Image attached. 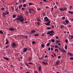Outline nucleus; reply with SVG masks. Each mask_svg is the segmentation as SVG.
Returning <instances> with one entry per match:
<instances>
[{
	"label": "nucleus",
	"instance_id": "obj_1",
	"mask_svg": "<svg viewBox=\"0 0 73 73\" xmlns=\"http://www.w3.org/2000/svg\"><path fill=\"white\" fill-rule=\"evenodd\" d=\"M16 20H17L18 21H19L21 23H23L24 22V19H16Z\"/></svg>",
	"mask_w": 73,
	"mask_h": 73
},
{
	"label": "nucleus",
	"instance_id": "obj_2",
	"mask_svg": "<svg viewBox=\"0 0 73 73\" xmlns=\"http://www.w3.org/2000/svg\"><path fill=\"white\" fill-rule=\"evenodd\" d=\"M60 62L59 60L57 61L56 62H55V66H56L57 65H58L60 64Z\"/></svg>",
	"mask_w": 73,
	"mask_h": 73
},
{
	"label": "nucleus",
	"instance_id": "obj_3",
	"mask_svg": "<svg viewBox=\"0 0 73 73\" xmlns=\"http://www.w3.org/2000/svg\"><path fill=\"white\" fill-rule=\"evenodd\" d=\"M15 28H9V31H15Z\"/></svg>",
	"mask_w": 73,
	"mask_h": 73
},
{
	"label": "nucleus",
	"instance_id": "obj_4",
	"mask_svg": "<svg viewBox=\"0 0 73 73\" xmlns=\"http://www.w3.org/2000/svg\"><path fill=\"white\" fill-rule=\"evenodd\" d=\"M16 44L15 42H13L12 44V47H15L16 46Z\"/></svg>",
	"mask_w": 73,
	"mask_h": 73
},
{
	"label": "nucleus",
	"instance_id": "obj_5",
	"mask_svg": "<svg viewBox=\"0 0 73 73\" xmlns=\"http://www.w3.org/2000/svg\"><path fill=\"white\" fill-rule=\"evenodd\" d=\"M28 50V48H24V52H26L27 51V50Z\"/></svg>",
	"mask_w": 73,
	"mask_h": 73
},
{
	"label": "nucleus",
	"instance_id": "obj_6",
	"mask_svg": "<svg viewBox=\"0 0 73 73\" xmlns=\"http://www.w3.org/2000/svg\"><path fill=\"white\" fill-rule=\"evenodd\" d=\"M3 59L7 61H8V60H10V58H6L5 57H3Z\"/></svg>",
	"mask_w": 73,
	"mask_h": 73
},
{
	"label": "nucleus",
	"instance_id": "obj_7",
	"mask_svg": "<svg viewBox=\"0 0 73 73\" xmlns=\"http://www.w3.org/2000/svg\"><path fill=\"white\" fill-rule=\"evenodd\" d=\"M42 64L45 65H46L48 64V63L44 62H42Z\"/></svg>",
	"mask_w": 73,
	"mask_h": 73
},
{
	"label": "nucleus",
	"instance_id": "obj_8",
	"mask_svg": "<svg viewBox=\"0 0 73 73\" xmlns=\"http://www.w3.org/2000/svg\"><path fill=\"white\" fill-rule=\"evenodd\" d=\"M28 61H29V62H30L31 61V57H29V58H28Z\"/></svg>",
	"mask_w": 73,
	"mask_h": 73
},
{
	"label": "nucleus",
	"instance_id": "obj_9",
	"mask_svg": "<svg viewBox=\"0 0 73 73\" xmlns=\"http://www.w3.org/2000/svg\"><path fill=\"white\" fill-rule=\"evenodd\" d=\"M69 21L67 20H65V23H67V25H68V23H69Z\"/></svg>",
	"mask_w": 73,
	"mask_h": 73
},
{
	"label": "nucleus",
	"instance_id": "obj_10",
	"mask_svg": "<svg viewBox=\"0 0 73 73\" xmlns=\"http://www.w3.org/2000/svg\"><path fill=\"white\" fill-rule=\"evenodd\" d=\"M18 19H23L22 15H21L19 16Z\"/></svg>",
	"mask_w": 73,
	"mask_h": 73
},
{
	"label": "nucleus",
	"instance_id": "obj_11",
	"mask_svg": "<svg viewBox=\"0 0 73 73\" xmlns=\"http://www.w3.org/2000/svg\"><path fill=\"white\" fill-rule=\"evenodd\" d=\"M38 71H39V72L41 71V67L40 66L38 67Z\"/></svg>",
	"mask_w": 73,
	"mask_h": 73
},
{
	"label": "nucleus",
	"instance_id": "obj_12",
	"mask_svg": "<svg viewBox=\"0 0 73 73\" xmlns=\"http://www.w3.org/2000/svg\"><path fill=\"white\" fill-rule=\"evenodd\" d=\"M48 33H54V31H48Z\"/></svg>",
	"mask_w": 73,
	"mask_h": 73
},
{
	"label": "nucleus",
	"instance_id": "obj_13",
	"mask_svg": "<svg viewBox=\"0 0 73 73\" xmlns=\"http://www.w3.org/2000/svg\"><path fill=\"white\" fill-rule=\"evenodd\" d=\"M59 9L60 11H62V12L64 11V9L62 8H59Z\"/></svg>",
	"mask_w": 73,
	"mask_h": 73
},
{
	"label": "nucleus",
	"instance_id": "obj_14",
	"mask_svg": "<svg viewBox=\"0 0 73 73\" xmlns=\"http://www.w3.org/2000/svg\"><path fill=\"white\" fill-rule=\"evenodd\" d=\"M64 25H60V29H63V28H64Z\"/></svg>",
	"mask_w": 73,
	"mask_h": 73
},
{
	"label": "nucleus",
	"instance_id": "obj_15",
	"mask_svg": "<svg viewBox=\"0 0 73 73\" xmlns=\"http://www.w3.org/2000/svg\"><path fill=\"white\" fill-rule=\"evenodd\" d=\"M5 12L7 14V15H8L9 14V11H5Z\"/></svg>",
	"mask_w": 73,
	"mask_h": 73
},
{
	"label": "nucleus",
	"instance_id": "obj_16",
	"mask_svg": "<svg viewBox=\"0 0 73 73\" xmlns=\"http://www.w3.org/2000/svg\"><path fill=\"white\" fill-rule=\"evenodd\" d=\"M18 9H19L18 8V7L17 6V8L15 9V11H16V12H18Z\"/></svg>",
	"mask_w": 73,
	"mask_h": 73
},
{
	"label": "nucleus",
	"instance_id": "obj_17",
	"mask_svg": "<svg viewBox=\"0 0 73 73\" xmlns=\"http://www.w3.org/2000/svg\"><path fill=\"white\" fill-rule=\"evenodd\" d=\"M36 31H35V30H32L31 31V33H34Z\"/></svg>",
	"mask_w": 73,
	"mask_h": 73
},
{
	"label": "nucleus",
	"instance_id": "obj_18",
	"mask_svg": "<svg viewBox=\"0 0 73 73\" xmlns=\"http://www.w3.org/2000/svg\"><path fill=\"white\" fill-rule=\"evenodd\" d=\"M73 55V54H72L71 53H70V52H67V55Z\"/></svg>",
	"mask_w": 73,
	"mask_h": 73
},
{
	"label": "nucleus",
	"instance_id": "obj_19",
	"mask_svg": "<svg viewBox=\"0 0 73 73\" xmlns=\"http://www.w3.org/2000/svg\"><path fill=\"white\" fill-rule=\"evenodd\" d=\"M12 17H13V18H15V17H16V15L14 14V15H13Z\"/></svg>",
	"mask_w": 73,
	"mask_h": 73
},
{
	"label": "nucleus",
	"instance_id": "obj_20",
	"mask_svg": "<svg viewBox=\"0 0 73 73\" xmlns=\"http://www.w3.org/2000/svg\"><path fill=\"white\" fill-rule=\"evenodd\" d=\"M6 42H5V44H7L9 43L8 41H7V39H6Z\"/></svg>",
	"mask_w": 73,
	"mask_h": 73
},
{
	"label": "nucleus",
	"instance_id": "obj_21",
	"mask_svg": "<svg viewBox=\"0 0 73 73\" xmlns=\"http://www.w3.org/2000/svg\"><path fill=\"white\" fill-rule=\"evenodd\" d=\"M39 36L38 34H34V36L36 37L37 36Z\"/></svg>",
	"mask_w": 73,
	"mask_h": 73
},
{
	"label": "nucleus",
	"instance_id": "obj_22",
	"mask_svg": "<svg viewBox=\"0 0 73 73\" xmlns=\"http://www.w3.org/2000/svg\"><path fill=\"white\" fill-rule=\"evenodd\" d=\"M37 20L38 22H41V20H40L39 19H37Z\"/></svg>",
	"mask_w": 73,
	"mask_h": 73
},
{
	"label": "nucleus",
	"instance_id": "obj_23",
	"mask_svg": "<svg viewBox=\"0 0 73 73\" xmlns=\"http://www.w3.org/2000/svg\"><path fill=\"white\" fill-rule=\"evenodd\" d=\"M67 45H65V46H64V49H65V50H67Z\"/></svg>",
	"mask_w": 73,
	"mask_h": 73
},
{
	"label": "nucleus",
	"instance_id": "obj_24",
	"mask_svg": "<svg viewBox=\"0 0 73 73\" xmlns=\"http://www.w3.org/2000/svg\"><path fill=\"white\" fill-rule=\"evenodd\" d=\"M50 41L52 42H54L55 41V40L53 39L50 40Z\"/></svg>",
	"mask_w": 73,
	"mask_h": 73
},
{
	"label": "nucleus",
	"instance_id": "obj_25",
	"mask_svg": "<svg viewBox=\"0 0 73 73\" xmlns=\"http://www.w3.org/2000/svg\"><path fill=\"white\" fill-rule=\"evenodd\" d=\"M42 14L43 15V16H46V14L44 12L42 13Z\"/></svg>",
	"mask_w": 73,
	"mask_h": 73
},
{
	"label": "nucleus",
	"instance_id": "obj_26",
	"mask_svg": "<svg viewBox=\"0 0 73 73\" xmlns=\"http://www.w3.org/2000/svg\"><path fill=\"white\" fill-rule=\"evenodd\" d=\"M0 34H3V31H2L0 30Z\"/></svg>",
	"mask_w": 73,
	"mask_h": 73
},
{
	"label": "nucleus",
	"instance_id": "obj_27",
	"mask_svg": "<svg viewBox=\"0 0 73 73\" xmlns=\"http://www.w3.org/2000/svg\"><path fill=\"white\" fill-rule=\"evenodd\" d=\"M45 25H50V24L48 23H45Z\"/></svg>",
	"mask_w": 73,
	"mask_h": 73
},
{
	"label": "nucleus",
	"instance_id": "obj_28",
	"mask_svg": "<svg viewBox=\"0 0 73 73\" xmlns=\"http://www.w3.org/2000/svg\"><path fill=\"white\" fill-rule=\"evenodd\" d=\"M25 65L26 66H27V67H29V64H27V63H25Z\"/></svg>",
	"mask_w": 73,
	"mask_h": 73
},
{
	"label": "nucleus",
	"instance_id": "obj_29",
	"mask_svg": "<svg viewBox=\"0 0 73 73\" xmlns=\"http://www.w3.org/2000/svg\"><path fill=\"white\" fill-rule=\"evenodd\" d=\"M62 24H63L64 25H65V26L67 25H66V24H67V23H65V22H63V23H62Z\"/></svg>",
	"mask_w": 73,
	"mask_h": 73
},
{
	"label": "nucleus",
	"instance_id": "obj_30",
	"mask_svg": "<svg viewBox=\"0 0 73 73\" xmlns=\"http://www.w3.org/2000/svg\"><path fill=\"white\" fill-rule=\"evenodd\" d=\"M61 51H62V52L63 53H64L65 52H66V51L64 50H62Z\"/></svg>",
	"mask_w": 73,
	"mask_h": 73
},
{
	"label": "nucleus",
	"instance_id": "obj_31",
	"mask_svg": "<svg viewBox=\"0 0 73 73\" xmlns=\"http://www.w3.org/2000/svg\"><path fill=\"white\" fill-rule=\"evenodd\" d=\"M51 29V27H47V29L49 30Z\"/></svg>",
	"mask_w": 73,
	"mask_h": 73
},
{
	"label": "nucleus",
	"instance_id": "obj_32",
	"mask_svg": "<svg viewBox=\"0 0 73 73\" xmlns=\"http://www.w3.org/2000/svg\"><path fill=\"white\" fill-rule=\"evenodd\" d=\"M54 47H55V48H59V47H58V46H57V45H55V46Z\"/></svg>",
	"mask_w": 73,
	"mask_h": 73
},
{
	"label": "nucleus",
	"instance_id": "obj_33",
	"mask_svg": "<svg viewBox=\"0 0 73 73\" xmlns=\"http://www.w3.org/2000/svg\"><path fill=\"white\" fill-rule=\"evenodd\" d=\"M46 46H50V43H48L47 44H46Z\"/></svg>",
	"mask_w": 73,
	"mask_h": 73
},
{
	"label": "nucleus",
	"instance_id": "obj_34",
	"mask_svg": "<svg viewBox=\"0 0 73 73\" xmlns=\"http://www.w3.org/2000/svg\"><path fill=\"white\" fill-rule=\"evenodd\" d=\"M32 44H36V42H35V41H32Z\"/></svg>",
	"mask_w": 73,
	"mask_h": 73
},
{
	"label": "nucleus",
	"instance_id": "obj_35",
	"mask_svg": "<svg viewBox=\"0 0 73 73\" xmlns=\"http://www.w3.org/2000/svg\"><path fill=\"white\" fill-rule=\"evenodd\" d=\"M41 47L43 48L44 47V44H41Z\"/></svg>",
	"mask_w": 73,
	"mask_h": 73
},
{
	"label": "nucleus",
	"instance_id": "obj_36",
	"mask_svg": "<svg viewBox=\"0 0 73 73\" xmlns=\"http://www.w3.org/2000/svg\"><path fill=\"white\" fill-rule=\"evenodd\" d=\"M1 9L2 11H3V10H5V8L4 7H2L1 8Z\"/></svg>",
	"mask_w": 73,
	"mask_h": 73
},
{
	"label": "nucleus",
	"instance_id": "obj_37",
	"mask_svg": "<svg viewBox=\"0 0 73 73\" xmlns=\"http://www.w3.org/2000/svg\"><path fill=\"white\" fill-rule=\"evenodd\" d=\"M52 54H53L52 55H54L53 56H55V57H56V55H55V54H54V53H52Z\"/></svg>",
	"mask_w": 73,
	"mask_h": 73
},
{
	"label": "nucleus",
	"instance_id": "obj_38",
	"mask_svg": "<svg viewBox=\"0 0 73 73\" xmlns=\"http://www.w3.org/2000/svg\"><path fill=\"white\" fill-rule=\"evenodd\" d=\"M67 27H72L71 25H67Z\"/></svg>",
	"mask_w": 73,
	"mask_h": 73
},
{
	"label": "nucleus",
	"instance_id": "obj_39",
	"mask_svg": "<svg viewBox=\"0 0 73 73\" xmlns=\"http://www.w3.org/2000/svg\"><path fill=\"white\" fill-rule=\"evenodd\" d=\"M3 16H4V15H7V13H4V12H3Z\"/></svg>",
	"mask_w": 73,
	"mask_h": 73
},
{
	"label": "nucleus",
	"instance_id": "obj_40",
	"mask_svg": "<svg viewBox=\"0 0 73 73\" xmlns=\"http://www.w3.org/2000/svg\"><path fill=\"white\" fill-rule=\"evenodd\" d=\"M43 1L44 2H48V1H46V0H43Z\"/></svg>",
	"mask_w": 73,
	"mask_h": 73
},
{
	"label": "nucleus",
	"instance_id": "obj_41",
	"mask_svg": "<svg viewBox=\"0 0 73 73\" xmlns=\"http://www.w3.org/2000/svg\"><path fill=\"white\" fill-rule=\"evenodd\" d=\"M45 20L47 22L48 21H49V19H46Z\"/></svg>",
	"mask_w": 73,
	"mask_h": 73
},
{
	"label": "nucleus",
	"instance_id": "obj_42",
	"mask_svg": "<svg viewBox=\"0 0 73 73\" xmlns=\"http://www.w3.org/2000/svg\"><path fill=\"white\" fill-rule=\"evenodd\" d=\"M26 5L25 4H24L23 5V7H26Z\"/></svg>",
	"mask_w": 73,
	"mask_h": 73
},
{
	"label": "nucleus",
	"instance_id": "obj_43",
	"mask_svg": "<svg viewBox=\"0 0 73 73\" xmlns=\"http://www.w3.org/2000/svg\"><path fill=\"white\" fill-rule=\"evenodd\" d=\"M55 52H56V51H58V49H55Z\"/></svg>",
	"mask_w": 73,
	"mask_h": 73
},
{
	"label": "nucleus",
	"instance_id": "obj_44",
	"mask_svg": "<svg viewBox=\"0 0 73 73\" xmlns=\"http://www.w3.org/2000/svg\"><path fill=\"white\" fill-rule=\"evenodd\" d=\"M25 9V8L24 7H23L22 9H21V10L22 11H24V10Z\"/></svg>",
	"mask_w": 73,
	"mask_h": 73
},
{
	"label": "nucleus",
	"instance_id": "obj_45",
	"mask_svg": "<svg viewBox=\"0 0 73 73\" xmlns=\"http://www.w3.org/2000/svg\"><path fill=\"white\" fill-rule=\"evenodd\" d=\"M45 8H46V9H48V8H49V7L48 6H45Z\"/></svg>",
	"mask_w": 73,
	"mask_h": 73
},
{
	"label": "nucleus",
	"instance_id": "obj_46",
	"mask_svg": "<svg viewBox=\"0 0 73 73\" xmlns=\"http://www.w3.org/2000/svg\"><path fill=\"white\" fill-rule=\"evenodd\" d=\"M40 23L37 22V25H38V26H40Z\"/></svg>",
	"mask_w": 73,
	"mask_h": 73
},
{
	"label": "nucleus",
	"instance_id": "obj_47",
	"mask_svg": "<svg viewBox=\"0 0 73 73\" xmlns=\"http://www.w3.org/2000/svg\"><path fill=\"white\" fill-rule=\"evenodd\" d=\"M67 42H68V40L67 39L65 40V43H67Z\"/></svg>",
	"mask_w": 73,
	"mask_h": 73
},
{
	"label": "nucleus",
	"instance_id": "obj_48",
	"mask_svg": "<svg viewBox=\"0 0 73 73\" xmlns=\"http://www.w3.org/2000/svg\"><path fill=\"white\" fill-rule=\"evenodd\" d=\"M50 33H46V34H47V35H49V34H50Z\"/></svg>",
	"mask_w": 73,
	"mask_h": 73
},
{
	"label": "nucleus",
	"instance_id": "obj_49",
	"mask_svg": "<svg viewBox=\"0 0 73 73\" xmlns=\"http://www.w3.org/2000/svg\"><path fill=\"white\" fill-rule=\"evenodd\" d=\"M32 4H33V3H29V5H32Z\"/></svg>",
	"mask_w": 73,
	"mask_h": 73
},
{
	"label": "nucleus",
	"instance_id": "obj_50",
	"mask_svg": "<svg viewBox=\"0 0 73 73\" xmlns=\"http://www.w3.org/2000/svg\"><path fill=\"white\" fill-rule=\"evenodd\" d=\"M43 56H42V57L39 58V60L42 59H43Z\"/></svg>",
	"mask_w": 73,
	"mask_h": 73
},
{
	"label": "nucleus",
	"instance_id": "obj_51",
	"mask_svg": "<svg viewBox=\"0 0 73 73\" xmlns=\"http://www.w3.org/2000/svg\"><path fill=\"white\" fill-rule=\"evenodd\" d=\"M28 64H33V63H31V62H29L28 63Z\"/></svg>",
	"mask_w": 73,
	"mask_h": 73
},
{
	"label": "nucleus",
	"instance_id": "obj_52",
	"mask_svg": "<svg viewBox=\"0 0 73 73\" xmlns=\"http://www.w3.org/2000/svg\"><path fill=\"white\" fill-rule=\"evenodd\" d=\"M70 60H73V58H72V57L70 58Z\"/></svg>",
	"mask_w": 73,
	"mask_h": 73
},
{
	"label": "nucleus",
	"instance_id": "obj_53",
	"mask_svg": "<svg viewBox=\"0 0 73 73\" xmlns=\"http://www.w3.org/2000/svg\"><path fill=\"white\" fill-rule=\"evenodd\" d=\"M63 10H64V11H65L66 10H67V8H64L63 9Z\"/></svg>",
	"mask_w": 73,
	"mask_h": 73
},
{
	"label": "nucleus",
	"instance_id": "obj_54",
	"mask_svg": "<svg viewBox=\"0 0 73 73\" xmlns=\"http://www.w3.org/2000/svg\"><path fill=\"white\" fill-rule=\"evenodd\" d=\"M52 10H51V11H53V10L54 9H53V8L52 7L51 8Z\"/></svg>",
	"mask_w": 73,
	"mask_h": 73
},
{
	"label": "nucleus",
	"instance_id": "obj_55",
	"mask_svg": "<svg viewBox=\"0 0 73 73\" xmlns=\"http://www.w3.org/2000/svg\"><path fill=\"white\" fill-rule=\"evenodd\" d=\"M56 4H57V5H58V4H59V3H58L57 2H56Z\"/></svg>",
	"mask_w": 73,
	"mask_h": 73
},
{
	"label": "nucleus",
	"instance_id": "obj_56",
	"mask_svg": "<svg viewBox=\"0 0 73 73\" xmlns=\"http://www.w3.org/2000/svg\"><path fill=\"white\" fill-rule=\"evenodd\" d=\"M61 57V56H58V59H60V58Z\"/></svg>",
	"mask_w": 73,
	"mask_h": 73
},
{
	"label": "nucleus",
	"instance_id": "obj_57",
	"mask_svg": "<svg viewBox=\"0 0 73 73\" xmlns=\"http://www.w3.org/2000/svg\"><path fill=\"white\" fill-rule=\"evenodd\" d=\"M9 47V46L7 45V46H5V48H7Z\"/></svg>",
	"mask_w": 73,
	"mask_h": 73
},
{
	"label": "nucleus",
	"instance_id": "obj_58",
	"mask_svg": "<svg viewBox=\"0 0 73 73\" xmlns=\"http://www.w3.org/2000/svg\"><path fill=\"white\" fill-rule=\"evenodd\" d=\"M72 8V6H70L69 7V9H71V8Z\"/></svg>",
	"mask_w": 73,
	"mask_h": 73
},
{
	"label": "nucleus",
	"instance_id": "obj_59",
	"mask_svg": "<svg viewBox=\"0 0 73 73\" xmlns=\"http://www.w3.org/2000/svg\"><path fill=\"white\" fill-rule=\"evenodd\" d=\"M60 42L58 41V40H56V44H58V43Z\"/></svg>",
	"mask_w": 73,
	"mask_h": 73
},
{
	"label": "nucleus",
	"instance_id": "obj_60",
	"mask_svg": "<svg viewBox=\"0 0 73 73\" xmlns=\"http://www.w3.org/2000/svg\"><path fill=\"white\" fill-rule=\"evenodd\" d=\"M32 12V11H29V13L30 14Z\"/></svg>",
	"mask_w": 73,
	"mask_h": 73
},
{
	"label": "nucleus",
	"instance_id": "obj_61",
	"mask_svg": "<svg viewBox=\"0 0 73 73\" xmlns=\"http://www.w3.org/2000/svg\"><path fill=\"white\" fill-rule=\"evenodd\" d=\"M18 7L19 9H21V7L20 6H18Z\"/></svg>",
	"mask_w": 73,
	"mask_h": 73
},
{
	"label": "nucleus",
	"instance_id": "obj_62",
	"mask_svg": "<svg viewBox=\"0 0 73 73\" xmlns=\"http://www.w3.org/2000/svg\"><path fill=\"white\" fill-rule=\"evenodd\" d=\"M25 38L27 39L28 38V37L27 36H25Z\"/></svg>",
	"mask_w": 73,
	"mask_h": 73
},
{
	"label": "nucleus",
	"instance_id": "obj_63",
	"mask_svg": "<svg viewBox=\"0 0 73 73\" xmlns=\"http://www.w3.org/2000/svg\"><path fill=\"white\" fill-rule=\"evenodd\" d=\"M11 8H12V10H13V11L14 10V8H13V7H12Z\"/></svg>",
	"mask_w": 73,
	"mask_h": 73
},
{
	"label": "nucleus",
	"instance_id": "obj_64",
	"mask_svg": "<svg viewBox=\"0 0 73 73\" xmlns=\"http://www.w3.org/2000/svg\"><path fill=\"white\" fill-rule=\"evenodd\" d=\"M44 19H48V17H45L44 18Z\"/></svg>",
	"mask_w": 73,
	"mask_h": 73
}]
</instances>
